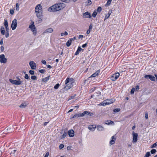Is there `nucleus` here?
<instances>
[{
  "mask_svg": "<svg viewBox=\"0 0 157 157\" xmlns=\"http://www.w3.org/2000/svg\"><path fill=\"white\" fill-rule=\"evenodd\" d=\"M60 85L59 83H57L56 85L54 86V88L55 89H58L59 87V86Z\"/></svg>",
  "mask_w": 157,
  "mask_h": 157,
  "instance_id": "obj_34",
  "label": "nucleus"
},
{
  "mask_svg": "<svg viewBox=\"0 0 157 157\" xmlns=\"http://www.w3.org/2000/svg\"><path fill=\"white\" fill-rule=\"evenodd\" d=\"M74 96H70L68 99V100H71V99H73L74 98Z\"/></svg>",
  "mask_w": 157,
  "mask_h": 157,
  "instance_id": "obj_60",
  "label": "nucleus"
},
{
  "mask_svg": "<svg viewBox=\"0 0 157 157\" xmlns=\"http://www.w3.org/2000/svg\"><path fill=\"white\" fill-rule=\"evenodd\" d=\"M66 5L63 3H58L51 6L48 10L49 11H57L61 10Z\"/></svg>",
  "mask_w": 157,
  "mask_h": 157,
  "instance_id": "obj_1",
  "label": "nucleus"
},
{
  "mask_svg": "<svg viewBox=\"0 0 157 157\" xmlns=\"http://www.w3.org/2000/svg\"><path fill=\"white\" fill-rule=\"evenodd\" d=\"M42 7L40 4L37 5L35 7V12L37 17H40L42 14Z\"/></svg>",
  "mask_w": 157,
  "mask_h": 157,
  "instance_id": "obj_2",
  "label": "nucleus"
},
{
  "mask_svg": "<svg viewBox=\"0 0 157 157\" xmlns=\"http://www.w3.org/2000/svg\"><path fill=\"white\" fill-rule=\"evenodd\" d=\"M149 79L152 81H155V77L151 75Z\"/></svg>",
  "mask_w": 157,
  "mask_h": 157,
  "instance_id": "obj_28",
  "label": "nucleus"
},
{
  "mask_svg": "<svg viewBox=\"0 0 157 157\" xmlns=\"http://www.w3.org/2000/svg\"><path fill=\"white\" fill-rule=\"evenodd\" d=\"M16 8L17 10H19V5L18 3H17L16 5Z\"/></svg>",
  "mask_w": 157,
  "mask_h": 157,
  "instance_id": "obj_48",
  "label": "nucleus"
},
{
  "mask_svg": "<svg viewBox=\"0 0 157 157\" xmlns=\"http://www.w3.org/2000/svg\"><path fill=\"white\" fill-rule=\"evenodd\" d=\"M112 140L110 141L109 144L110 145L114 144L116 139V137L115 136H113L111 137Z\"/></svg>",
  "mask_w": 157,
  "mask_h": 157,
  "instance_id": "obj_12",
  "label": "nucleus"
},
{
  "mask_svg": "<svg viewBox=\"0 0 157 157\" xmlns=\"http://www.w3.org/2000/svg\"><path fill=\"white\" fill-rule=\"evenodd\" d=\"M31 78L33 80H36V77L35 75L32 76L31 77Z\"/></svg>",
  "mask_w": 157,
  "mask_h": 157,
  "instance_id": "obj_37",
  "label": "nucleus"
},
{
  "mask_svg": "<svg viewBox=\"0 0 157 157\" xmlns=\"http://www.w3.org/2000/svg\"><path fill=\"white\" fill-rule=\"evenodd\" d=\"M68 35V33L67 32L65 31L64 33H61V36H66Z\"/></svg>",
  "mask_w": 157,
  "mask_h": 157,
  "instance_id": "obj_30",
  "label": "nucleus"
},
{
  "mask_svg": "<svg viewBox=\"0 0 157 157\" xmlns=\"http://www.w3.org/2000/svg\"><path fill=\"white\" fill-rule=\"evenodd\" d=\"M72 86V85L71 83H69L65 87V88L67 90H68L71 88Z\"/></svg>",
  "mask_w": 157,
  "mask_h": 157,
  "instance_id": "obj_20",
  "label": "nucleus"
},
{
  "mask_svg": "<svg viewBox=\"0 0 157 157\" xmlns=\"http://www.w3.org/2000/svg\"><path fill=\"white\" fill-rule=\"evenodd\" d=\"M53 31V30L52 29L49 28L47 29L43 33V34L48 33H51Z\"/></svg>",
  "mask_w": 157,
  "mask_h": 157,
  "instance_id": "obj_15",
  "label": "nucleus"
},
{
  "mask_svg": "<svg viewBox=\"0 0 157 157\" xmlns=\"http://www.w3.org/2000/svg\"><path fill=\"white\" fill-rule=\"evenodd\" d=\"M10 129H11V128L10 127H7L5 128V131H10Z\"/></svg>",
  "mask_w": 157,
  "mask_h": 157,
  "instance_id": "obj_39",
  "label": "nucleus"
},
{
  "mask_svg": "<svg viewBox=\"0 0 157 157\" xmlns=\"http://www.w3.org/2000/svg\"><path fill=\"white\" fill-rule=\"evenodd\" d=\"M86 6H89L92 4V2L90 0H88L86 2Z\"/></svg>",
  "mask_w": 157,
  "mask_h": 157,
  "instance_id": "obj_27",
  "label": "nucleus"
},
{
  "mask_svg": "<svg viewBox=\"0 0 157 157\" xmlns=\"http://www.w3.org/2000/svg\"><path fill=\"white\" fill-rule=\"evenodd\" d=\"M83 37V35H80L79 36L78 38L79 39H81V38H82Z\"/></svg>",
  "mask_w": 157,
  "mask_h": 157,
  "instance_id": "obj_59",
  "label": "nucleus"
},
{
  "mask_svg": "<svg viewBox=\"0 0 157 157\" xmlns=\"http://www.w3.org/2000/svg\"><path fill=\"white\" fill-rule=\"evenodd\" d=\"M135 90V88H133L132 89L131 91V94H133L134 93V92Z\"/></svg>",
  "mask_w": 157,
  "mask_h": 157,
  "instance_id": "obj_44",
  "label": "nucleus"
},
{
  "mask_svg": "<svg viewBox=\"0 0 157 157\" xmlns=\"http://www.w3.org/2000/svg\"><path fill=\"white\" fill-rule=\"evenodd\" d=\"M16 151L17 150H13L12 151H11V154L13 155L16 152Z\"/></svg>",
  "mask_w": 157,
  "mask_h": 157,
  "instance_id": "obj_54",
  "label": "nucleus"
},
{
  "mask_svg": "<svg viewBox=\"0 0 157 157\" xmlns=\"http://www.w3.org/2000/svg\"><path fill=\"white\" fill-rule=\"evenodd\" d=\"M112 10H110L109 11L108 13V14L109 15V16H110V15H111V13H112Z\"/></svg>",
  "mask_w": 157,
  "mask_h": 157,
  "instance_id": "obj_55",
  "label": "nucleus"
},
{
  "mask_svg": "<svg viewBox=\"0 0 157 157\" xmlns=\"http://www.w3.org/2000/svg\"><path fill=\"white\" fill-rule=\"evenodd\" d=\"M157 146V142L155 143L154 144H153L152 145L151 147V148H154V147H155Z\"/></svg>",
  "mask_w": 157,
  "mask_h": 157,
  "instance_id": "obj_43",
  "label": "nucleus"
},
{
  "mask_svg": "<svg viewBox=\"0 0 157 157\" xmlns=\"http://www.w3.org/2000/svg\"><path fill=\"white\" fill-rule=\"evenodd\" d=\"M39 18V19L38 20V23H40L42 21V19H41V17H42V15H40V17H38Z\"/></svg>",
  "mask_w": 157,
  "mask_h": 157,
  "instance_id": "obj_36",
  "label": "nucleus"
},
{
  "mask_svg": "<svg viewBox=\"0 0 157 157\" xmlns=\"http://www.w3.org/2000/svg\"><path fill=\"white\" fill-rule=\"evenodd\" d=\"M98 130L99 131H103L104 130V127L101 125H98L96 127Z\"/></svg>",
  "mask_w": 157,
  "mask_h": 157,
  "instance_id": "obj_18",
  "label": "nucleus"
},
{
  "mask_svg": "<svg viewBox=\"0 0 157 157\" xmlns=\"http://www.w3.org/2000/svg\"><path fill=\"white\" fill-rule=\"evenodd\" d=\"M67 135V133L66 132H65L63 134L62 136V138H64Z\"/></svg>",
  "mask_w": 157,
  "mask_h": 157,
  "instance_id": "obj_40",
  "label": "nucleus"
},
{
  "mask_svg": "<svg viewBox=\"0 0 157 157\" xmlns=\"http://www.w3.org/2000/svg\"><path fill=\"white\" fill-rule=\"evenodd\" d=\"M17 26V21L16 19H14L12 21L11 27L12 30H15Z\"/></svg>",
  "mask_w": 157,
  "mask_h": 157,
  "instance_id": "obj_8",
  "label": "nucleus"
},
{
  "mask_svg": "<svg viewBox=\"0 0 157 157\" xmlns=\"http://www.w3.org/2000/svg\"><path fill=\"white\" fill-rule=\"evenodd\" d=\"M156 152V150L155 149H152L151 151V152L152 154H154Z\"/></svg>",
  "mask_w": 157,
  "mask_h": 157,
  "instance_id": "obj_41",
  "label": "nucleus"
},
{
  "mask_svg": "<svg viewBox=\"0 0 157 157\" xmlns=\"http://www.w3.org/2000/svg\"><path fill=\"white\" fill-rule=\"evenodd\" d=\"M27 104L26 103H22L19 106V107L21 108H23L26 107L27 106Z\"/></svg>",
  "mask_w": 157,
  "mask_h": 157,
  "instance_id": "obj_23",
  "label": "nucleus"
},
{
  "mask_svg": "<svg viewBox=\"0 0 157 157\" xmlns=\"http://www.w3.org/2000/svg\"><path fill=\"white\" fill-rule=\"evenodd\" d=\"M41 62L43 64H44L45 65L46 64V61L45 60H43Z\"/></svg>",
  "mask_w": 157,
  "mask_h": 157,
  "instance_id": "obj_58",
  "label": "nucleus"
},
{
  "mask_svg": "<svg viewBox=\"0 0 157 157\" xmlns=\"http://www.w3.org/2000/svg\"><path fill=\"white\" fill-rule=\"evenodd\" d=\"M150 75H144V78L147 79L149 78Z\"/></svg>",
  "mask_w": 157,
  "mask_h": 157,
  "instance_id": "obj_45",
  "label": "nucleus"
},
{
  "mask_svg": "<svg viewBox=\"0 0 157 157\" xmlns=\"http://www.w3.org/2000/svg\"><path fill=\"white\" fill-rule=\"evenodd\" d=\"M4 24L5 27H7L8 26V22L7 20L6 19H4Z\"/></svg>",
  "mask_w": 157,
  "mask_h": 157,
  "instance_id": "obj_26",
  "label": "nucleus"
},
{
  "mask_svg": "<svg viewBox=\"0 0 157 157\" xmlns=\"http://www.w3.org/2000/svg\"><path fill=\"white\" fill-rule=\"evenodd\" d=\"M120 75V73L118 72L113 74L111 76L110 78V79L113 81H115L119 78Z\"/></svg>",
  "mask_w": 157,
  "mask_h": 157,
  "instance_id": "obj_6",
  "label": "nucleus"
},
{
  "mask_svg": "<svg viewBox=\"0 0 157 157\" xmlns=\"http://www.w3.org/2000/svg\"><path fill=\"white\" fill-rule=\"evenodd\" d=\"M88 128L90 131H94L95 130L96 127H94L93 125H90L88 127Z\"/></svg>",
  "mask_w": 157,
  "mask_h": 157,
  "instance_id": "obj_22",
  "label": "nucleus"
},
{
  "mask_svg": "<svg viewBox=\"0 0 157 157\" xmlns=\"http://www.w3.org/2000/svg\"><path fill=\"white\" fill-rule=\"evenodd\" d=\"M61 1L63 2L68 3L71 1V0H61Z\"/></svg>",
  "mask_w": 157,
  "mask_h": 157,
  "instance_id": "obj_47",
  "label": "nucleus"
},
{
  "mask_svg": "<svg viewBox=\"0 0 157 157\" xmlns=\"http://www.w3.org/2000/svg\"><path fill=\"white\" fill-rule=\"evenodd\" d=\"M83 15L85 18H90L91 16L90 14L88 12H86L83 13Z\"/></svg>",
  "mask_w": 157,
  "mask_h": 157,
  "instance_id": "obj_13",
  "label": "nucleus"
},
{
  "mask_svg": "<svg viewBox=\"0 0 157 157\" xmlns=\"http://www.w3.org/2000/svg\"><path fill=\"white\" fill-rule=\"evenodd\" d=\"M44 71L45 70L44 69L40 70H39V72L41 73H43L44 72Z\"/></svg>",
  "mask_w": 157,
  "mask_h": 157,
  "instance_id": "obj_52",
  "label": "nucleus"
},
{
  "mask_svg": "<svg viewBox=\"0 0 157 157\" xmlns=\"http://www.w3.org/2000/svg\"><path fill=\"white\" fill-rule=\"evenodd\" d=\"M64 147V145L63 144H60L59 147V148L60 149H62Z\"/></svg>",
  "mask_w": 157,
  "mask_h": 157,
  "instance_id": "obj_46",
  "label": "nucleus"
},
{
  "mask_svg": "<svg viewBox=\"0 0 157 157\" xmlns=\"http://www.w3.org/2000/svg\"><path fill=\"white\" fill-rule=\"evenodd\" d=\"M132 135L133 136L132 142L134 143H136L137 140L138 134L137 133L133 132Z\"/></svg>",
  "mask_w": 157,
  "mask_h": 157,
  "instance_id": "obj_10",
  "label": "nucleus"
},
{
  "mask_svg": "<svg viewBox=\"0 0 157 157\" xmlns=\"http://www.w3.org/2000/svg\"><path fill=\"white\" fill-rule=\"evenodd\" d=\"M100 73V70H98L96 71L94 73L92 74L90 77H94L98 76V75H99Z\"/></svg>",
  "mask_w": 157,
  "mask_h": 157,
  "instance_id": "obj_17",
  "label": "nucleus"
},
{
  "mask_svg": "<svg viewBox=\"0 0 157 157\" xmlns=\"http://www.w3.org/2000/svg\"><path fill=\"white\" fill-rule=\"evenodd\" d=\"M17 79H18V80L10 79L9 81L11 83L15 85H17L22 84L23 81H21L18 77H17Z\"/></svg>",
  "mask_w": 157,
  "mask_h": 157,
  "instance_id": "obj_5",
  "label": "nucleus"
},
{
  "mask_svg": "<svg viewBox=\"0 0 157 157\" xmlns=\"http://www.w3.org/2000/svg\"><path fill=\"white\" fill-rule=\"evenodd\" d=\"M29 65L32 69L34 70L36 69V65L34 61H30L29 63Z\"/></svg>",
  "mask_w": 157,
  "mask_h": 157,
  "instance_id": "obj_11",
  "label": "nucleus"
},
{
  "mask_svg": "<svg viewBox=\"0 0 157 157\" xmlns=\"http://www.w3.org/2000/svg\"><path fill=\"white\" fill-rule=\"evenodd\" d=\"M87 45V43H85V44H83L82 45V47L83 48H84L86 47Z\"/></svg>",
  "mask_w": 157,
  "mask_h": 157,
  "instance_id": "obj_57",
  "label": "nucleus"
},
{
  "mask_svg": "<svg viewBox=\"0 0 157 157\" xmlns=\"http://www.w3.org/2000/svg\"><path fill=\"white\" fill-rule=\"evenodd\" d=\"M120 110V109H118V108H117V109H114L113 110V111L115 112H119Z\"/></svg>",
  "mask_w": 157,
  "mask_h": 157,
  "instance_id": "obj_42",
  "label": "nucleus"
},
{
  "mask_svg": "<svg viewBox=\"0 0 157 157\" xmlns=\"http://www.w3.org/2000/svg\"><path fill=\"white\" fill-rule=\"evenodd\" d=\"M31 23V24L29 26V28L30 29L31 31L33 32V34L35 36L37 33L36 28L34 25V22L33 21H32Z\"/></svg>",
  "mask_w": 157,
  "mask_h": 157,
  "instance_id": "obj_4",
  "label": "nucleus"
},
{
  "mask_svg": "<svg viewBox=\"0 0 157 157\" xmlns=\"http://www.w3.org/2000/svg\"><path fill=\"white\" fill-rule=\"evenodd\" d=\"M0 61L1 63H6L7 62V59L5 58V55L4 54H2L0 55Z\"/></svg>",
  "mask_w": 157,
  "mask_h": 157,
  "instance_id": "obj_9",
  "label": "nucleus"
},
{
  "mask_svg": "<svg viewBox=\"0 0 157 157\" xmlns=\"http://www.w3.org/2000/svg\"><path fill=\"white\" fill-rule=\"evenodd\" d=\"M49 76H48L46 77L43 78L42 80V81L45 82H47V81L49 79Z\"/></svg>",
  "mask_w": 157,
  "mask_h": 157,
  "instance_id": "obj_25",
  "label": "nucleus"
},
{
  "mask_svg": "<svg viewBox=\"0 0 157 157\" xmlns=\"http://www.w3.org/2000/svg\"><path fill=\"white\" fill-rule=\"evenodd\" d=\"M84 49H82L80 46H79L76 52L75 53V55H77L79 54V52L82 51V52L83 51Z\"/></svg>",
  "mask_w": 157,
  "mask_h": 157,
  "instance_id": "obj_14",
  "label": "nucleus"
},
{
  "mask_svg": "<svg viewBox=\"0 0 157 157\" xmlns=\"http://www.w3.org/2000/svg\"><path fill=\"white\" fill-rule=\"evenodd\" d=\"M97 12L95 10H94L92 14V16L93 17H95L97 14Z\"/></svg>",
  "mask_w": 157,
  "mask_h": 157,
  "instance_id": "obj_33",
  "label": "nucleus"
},
{
  "mask_svg": "<svg viewBox=\"0 0 157 157\" xmlns=\"http://www.w3.org/2000/svg\"><path fill=\"white\" fill-rule=\"evenodd\" d=\"M145 117L146 119H147L148 117V114L147 112H146L145 113Z\"/></svg>",
  "mask_w": 157,
  "mask_h": 157,
  "instance_id": "obj_50",
  "label": "nucleus"
},
{
  "mask_svg": "<svg viewBox=\"0 0 157 157\" xmlns=\"http://www.w3.org/2000/svg\"><path fill=\"white\" fill-rule=\"evenodd\" d=\"M9 32H6V33L5 35V36L6 38H8L9 36Z\"/></svg>",
  "mask_w": 157,
  "mask_h": 157,
  "instance_id": "obj_53",
  "label": "nucleus"
},
{
  "mask_svg": "<svg viewBox=\"0 0 157 157\" xmlns=\"http://www.w3.org/2000/svg\"><path fill=\"white\" fill-rule=\"evenodd\" d=\"M79 115H80V113L79 114H76L75 115H74L71 117V118H75L76 117H81V116H79Z\"/></svg>",
  "mask_w": 157,
  "mask_h": 157,
  "instance_id": "obj_31",
  "label": "nucleus"
},
{
  "mask_svg": "<svg viewBox=\"0 0 157 157\" xmlns=\"http://www.w3.org/2000/svg\"><path fill=\"white\" fill-rule=\"evenodd\" d=\"M135 89L136 90H137L139 89V86H136L135 87Z\"/></svg>",
  "mask_w": 157,
  "mask_h": 157,
  "instance_id": "obj_63",
  "label": "nucleus"
},
{
  "mask_svg": "<svg viewBox=\"0 0 157 157\" xmlns=\"http://www.w3.org/2000/svg\"><path fill=\"white\" fill-rule=\"evenodd\" d=\"M25 78L27 79H29V76L27 74H25Z\"/></svg>",
  "mask_w": 157,
  "mask_h": 157,
  "instance_id": "obj_51",
  "label": "nucleus"
},
{
  "mask_svg": "<svg viewBox=\"0 0 157 157\" xmlns=\"http://www.w3.org/2000/svg\"><path fill=\"white\" fill-rule=\"evenodd\" d=\"M73 81V78H67L65 80V84H67L68 83L72 84Z\"/></svg>",
  "mask_w": 157,
  "mask_h": 157,
  "instance_id": "obj_16",
  "label": "nucleus"
},
{
  "mask_svg": "<svg viewBox=\"0 0 157 157\" xmlns=\"http://www.w3.org/2000/svg\"><path fill=\"white\" fill-rule=\"evenodd\" d=\"M101 7L99 6L98 7L97 10L98 12L100 13L101 11Z\"/></svg>",
  "mask_w": 157,
  "mask_h": 157,
  "instance_id": "obj_38",
  "label": "nucleus"
},
{
  "mask_svg": "<svg viewBox=\"0 0 157 157\" xmlns=\"http://www.w3.org/2000/svg\"><path fill=\"white\" fill-rule=\"evenodd\" d=\"M114 101V100L112 99H107L103 101V102H101L99 104H98V105L100 106L105 105H106L110 104L113 103Z\"/></svg>",
  "mask_w": 157,
  "mask_h": 157,
  "instance_id": "obj_3",
  "label": "nucleus"
},
{
  "mask_svg": "<svg viewBox=\"0 0 157 157\" xmlns=\"http://www.w3.org/2000/svg\"><path fill=\"white\" fill-rule=\"evenodd\" d=\"M93 113H92L88 111H84L82 113H80L79 116L81 117H83L85 115H89L90 116H92L93 115Z\"/></svg>",
  "mask_w": 157,
  "mask_h": 157,
  "instance_id": "obj_7",
  "label": "nucleus"
},
{
  "mask_svg": "<svg viewBox=\"0 0 157 157\" xmlns=\"http://www.w3.org/2000/svg\"><path fill=\"white\" fill-rule=\"evenodd\" d=\"M151 155V154L149 151L146 152L144 157H149Z\"/></svg>",
  "mask_w": 157,
  "mask_h": 157,
  "instance_id": "obj_32",
  "label": "nucleus"
},
{
  "mask_svg": "<svg viewBox=\"0 0 157 157\" xmlns=\"http://www.w3.org/2000/svg\"><path fill=\"white\" fill-rule=\"evenodd\" d=\"M5 30L4 27H2L1 28V34L3 35H4L5 33Z\"/></svg>",
  "mask_w": 157,
  "mask_h": 157,
  "instance_id": "obj_24",
  "label": "nucleus"
},
{
  "mask_svg": "<svg viewBox=\"0 0 157 157\" xmlns=\"http://www.w3.org/2000/svg\"><path fill=\"white\" fill-rule=\"evenodd\" d=\"M49 155V152H47L46 153L45 155L44 156V157H48Z\"/></svg>",
  "mask_w": 157,
  "mask_h": 157,
  "instance_id": "obj_61",
  "label": "nucleus"
},
{
  "mask_svg": "<svg viewBox=\"0 0 157 157\" xmlns=\"http://www.w3.org/2000/svg\"><path fill=\"white\" fill-rule=\"evenodd\" d=\"M105 124H114V123L113 121H106V122L105 123Z\"/></svg>",
  "mask_w": 157,
  "mask_h": 157,
  "instance_id": "obj_29",
  "label": "nucleus"
},
{
  "mask_svg": "<svg viewBox=\"0 0 157 157\" xmlns=\"http://www.w3.org/2000/svg\"><path fill=\"white\" fill-rule=\"evenodd\" d=\"M112 0H108L106 4V6L109 5L110 4Z\"/></svg>",
  "mask_w": 157,
  "mask_h": 157,
  "instance_id": "obj_35",
  "label": "nucleus"
},
{
  "mask_svg": "<svg viewBox=\"0 0 157 157\" xmlns=\"http://www.w3.org/2000/svg\"><path fill=\"white\" fill-rule=\"evenodd\" d=\"M29 73L31 75H33L34 74V72L32 70H30L29 71Z\"/></svg>",
  "mask_w": 157,
  "mask_h": 157,
  "instance_id": "obj_49",
  "label": "nucleus"
},
{
  "mask_svg": "<svg viewBox=\"0 0 157 157\" xmlns=\"http://www.w3.org/2000/svg\"><path fill=\"white\" fill-rule=\"evenodd\" d=\"M68 134L69 136L73 137L74 135V131L73 130H69L68 132Z\"/></svg>",
  "mask_w": 157,
  "mask_h": 157,
  "instance_id": "obj_19",
  "label": "nucleus"
},
{
  "mask_svg": "<svg viewBox=\"0 0 157 157\" xmlns=\"http://www.w3.org/2000/svg\"><path fill=\"white\" fill-rule=\"evenodd\" d=\"M14 11L13 10H10V13L11 14H13V13Z\"/></svg>",
  "mask_w": 157,
  "mask_h": 157,
  "instance_id": "obj_64",
  "label": "nucleus"
},
{
  "mask_svg": "<svg viewBox=\"0 0 157 157\" xmlns=\"http://www.w3.org/2000/svg\"><path fill=\"white\" fill-rule=\"evenodd\" d=\"M72 42V40L70 39L68 40V41L66 43V45L67 47H69Z\"/></svg>",
  "mask_w": 157,
  "mask_h": 157,
  "instance_id": "obj_21",
  "label": "nucleus"
},
{
  "mask_svg": "<svg viewBox=\"0 0 157 157\" xmlns=\"http://www.w3.org/2000/svg\"><path fill=\"white\" fill-rule=\"evenodd\" d=\"M109 16H109V15L108 14H107L105 15L104 20L105 21L106 19H108L109 17Z\"/></svg>",
  "mask_w": 157,
  "mask_h": 157,
  "instance_id": "obj_56",
  "label": "nucleus"
},
{
  "mask_svg": "<svg viewBox=\"0 0 157 157\" xmlns=\"http://www.w3.org/2000/svg\"><path fill=\"white\" fill-rule=\"evenodd\" d=\"M4 47L3 46H1V50L2 52L4 51Z\"/></svg>",
  "mask_w": 157,
  "mask_h": 157,
  "instance_id": "obj_62",
  "label": "nucleus"
}]
</instances>
